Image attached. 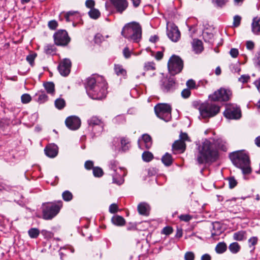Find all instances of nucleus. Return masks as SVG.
Wrapping results in <instances>:
<instances>
[{
    "label": "nucleus",
    "mask_w": 260,
    "mask_h": 260,
    "mask_svg": "<svg viewBox=\"0 0 260 260\" xmlns=\"http://www.w3.org/2000/svg\"><path fill=\"white\" fill-rule=\"evenodd\" d=\"M117 162L113 160L109 164V168L113 171L111 175L113 177V183L118 185L122 184L124 182L123 177L126 175L125 170L120 167H117Z\"/></svg>",
    "instance_id": "6"
},
{
    "label": "nucleus",
    "mask_w": 260,
    "mask_h": 260,
    "mask_svg": "<svg viewBox=\"0 0 260 260\" xmlns=\"http://www.w3.org/2000/svg\"><path fill=\"white\" fill-rule=\"evenodd\" d=\"M213 229L212 231V237L220 235L222 232V227L219 222H215L212 223Z\"/></svg>",
    "instance_id": "24"
},
{
    "label": "nucleus",
    "mask_w": 260,
    "mask_h": 260,
    "mask_svg": "<svg viewBox=\"0 0 260 260\" xmlns=\"http://www.w3.org/2000/svg\"><path fill=\"white\" fill-rule=\"evenodd\" d=\"M149 210V206L145 203H141L138 206V211L139 213L141 215H148Z\"/></svg>",
    "instance_id": "25"
},
{
    "label": "nucleus",
    "mask_w": 260,
    "mask_h": 260,
    "mask_svg": "<svg viewBox=\"0 0 260 260\" xmlns=\"http://www.w3.org/2000/svg\"><path fill=\"white\" fill-rule=\"evenodd\" d=\"M251 30L254 35H260V17H256L253 19Z\"/></svg>",
    "instance_id": "21"
},
{
    "label": "nucleus",
    "mask_w": 260,
    "mask_h": 260,
    "mask_svg": "<svg viewBox=\"0 0 260 260\" xmlns=\"http://www.w3.org/2000/svg\"><path fill=\"white\" fill-rule=\"evenodd\" d=\"M161 90L165 93L173 92L176 89V83L173 78H164L160 84Z\"/></svg>",
    "instance_id": "13"
},
{
    "label": "nucleus",
    "mask_w": 260,
    "mask_h": 260,
    "mask_svg": "<svg viewBox=\"0 0 260 260\" xmlns=\"http://www.w3.org/2000/svg\"><path fill=\"white\" fill-rule=\"evenodd\" d=\"M173 232V229L170 226L165 227L162 231V233L165 235H168Z\"/></svg>",
    "instance_id": "59"
},
{
    "label": "nucleus",
    "mask_w": 260,
    "mask_h": 260,
    "mask_svg": "<svg viewBox=\"0 0 260 260\" xmlns=\"http://www.w3.org/2000/svg\"><path fill=\"white\" fill-rule=\"evenodd\" d=\"M217 148L226 151L227 144L221 139L217 140L214 143L205 140L199 147V154L197 156L198 163L203 164L216 160L218 156Z\"/></svg>",
    "instance_id": "1"
},
{
    "label": "nucleus",
    "mask_w": 260,
    "mask_h": 260,
    "mask_svg": "<svg viewBox=\"0 0 260 260\" xmlns=\"http://www.w3.org/2000/svg\"><path fill=\"white\" fill-rule=\"evenodd\" d=\"M42 216L45 220H50L54 218L59 212L62 207L61 201L47 203L44 204Z\"/></svg>",
    "instance_id": "5"
},
{
    "label": "nucleus",
    "mask_w": 260,
    "mask_h": 260,
    "mask_svg": "<svg viewBox=\"0 0 260 260\" xmlns=\"http://www.w3.org/2000/svg\"><path fill=\"white\" fill-rule=\"evenodd\" d=\"M41 234L46 239H50L51 238L53 234L52 232L50 231H48L45 230H43L41 232Z\"/></svg>",
    "instance_id": "50"
},
{
    "label": "nucleus",
    "mask_w": 260,
    "mask_h": 260,
    "mask_svg": "<svg viewBox=\"0 0 260 260\" xmlns=\"http://www.w3.org/2000/svg\"><path fill=\"white\" fill-rule=\"evenodd\" d=\"M139 147L141 149H149L152 146V140L151 137L148 134H144L138 141Z\"/></svg>",
    "instance_id": "18"
},
{
    "label": "nucleus",
    "mask_w": 260,
    "mask_h": 260,
    "mask_svg": "<svg viewBox=\"0 0 260 260\" xmlns=\"http://www.w3.org/2000/svg\"><path fill=\"white\" fill-rule=\"evenodd\" d=\"M37 56V54L33 53L29 54L26 57V60L29 63L31 66H33L34 60Z\"/></svg>",
    "instance_id": "47"
},
{
    "label": "nucleus",
    "mask_w": 260,
    "mask_h": 260,
    "mask_svg": "<svg viewBox=\"0 0 260 260\" xmlns=\"http://www.w3.org/2000/svg\"><path fill=\"white\" fill-rule=\"evenodd\" d=\"M44 87L49 94H53L54 92V84L53 82H49L43 84Z\"/></svg>",
    "instance_id": "31"
},
{
    "label": "nucleus",
    "mask_w": 260,
    "mask_h": 260,
    "mask_svg": "<svg viewBox=\"0 0 260 260\" xmlns=\"http://www.w3.org/2000/svg\"><path fill=\"white\" fill-rule=\"evenodd\" d=\"M240 245L237 242L231 243L229 247L230 251L234 254L238 253L240 251Z\"/></svg>",
    "instance_id": "34"
},
{
    "label": "nucleus",
    "mask_w": 260,
    "mask_h": 260,
    "mask_svg": "<svg viewBox=\"0 0 260 260\" xmlns=\"http://www.w3.org/2000/svg\"><path fill=\"white\" fill-rule=\"evenodd\" d=\"M212 3L217 7H222L224 6L228 0H212Z\"/></svg>",
    "instance_id": "44"
},
{
    "label": "nucleus",
    "mask_w": 260,
    "mask_h": 260,
    "mask_svg": "<svg viewBox=\"0 0 260 260\" xmlns=\"http://www.w3.org/2000/svg\"><path fill=\"white\" fill-rule=\"evenodd\" d=\"M57 26V23L55 20H51L48 22V26L50 29H55Z\"/></svg>",
    "instance_id": "62"
},
{
    "label": "nucleus",
    "mask_w": 260,
    "mask_h": 260,
    "mask_svg": "<svg viewBox=\"0 0 260 260\" xmlns=\"http://www.w3.org/2000/svg\"><path fill=\"white\" fill-rule=\"evenodd\" d=\"M66 105L65 101L61 98H58L55 101V106L58 109H63Z\"/></svg>",
    "instance_id": "37"
},
{
    "label": "nucleus",
    "mask_w": 260,
    "mask_h": 260,
    "mask_svg": "<svg viewBox=\"0 0 260 260\" xmlns=\"http://www.w3.org/2000/svg\"><path fill=\"white\" fill-rule=\"evenodd\" d=\"M220 111V107L214 104H203L200 108V112L203 118L212 117L216 115Z\"/></svg>",
    "instance_id": "8"
},
{
    "label": "nucleus",
    "mask_w": 260,
    "mask_h": 260,
    "mask_svg": "<svg viewBox=\"0 0 260 260\" xmlns=\"http://www.w3.org/2000/svg\"><path fill=\"white\" fill-rule=\"evenodd\" d=\"M155 69V64L153 62L148 61L144 64V70L145 71H154Z\"/></svg>",
    "instance_id": "38"
},
{
    "label": "nucleus",
    "mask_w": 260,
    "mask_h": 260,
    "mask_svg": "<svg viewBox=\"0 0 260 260\" xmlns=\"http://www.w3.org/2000/svg\"><path fill=\"white\" fill-rule=\"evenodd\" d=\"M230 69L232 72L235 73H239L241 71L240 64L239 62L231 64L230 66Z\"/></svg>",
    "instance_id": "45"
},
{
    "label": "nucleus",
    "mask_w": 260,
    "mask_h": 260,
    "mask_svg": "<svg viewBox=\"0 0 260 260\" xmlns=\"http://www.w3.org/2000/svg\"><path fill=\"white\" fill-rule=\"evenodd\" d=\"M186 85L190 89H194L196 88V82L192 79L188 80L186 82Z\"/></svg>",
    "instance_id": "55"
},
{
    "label": "nucleus",
    "mask_w": 260,
    "mask_h": 260,
    "mask_svg": "<svg viewBox=\"0 0 260 260\" xmlns=\"http://www.w3.org/2000/svg\"><path fill=\"white\" fill-rule=\"evenodd\" d=\"M183 67V61L179 56L173 55L169 60L168 68L171 74L175 75L180 73Z\"/></svg>",
    "instance_id": "9"
},
{
    "label": "nucleus",
    "mask_w": 260,
    "mask_h": 260,
    "mask_svg": "<svg viewBox=\"0 0 260 260\" xmlns=\"http://www.w3.org/2000/svg\"><path fill=\"white\" fill-rule=\"evenodd\" d=\"M71 61L69 59L64 58L60 61L58 67V71L60 74L63 76H66L70 73Z\"/></svg>",
    "instance_id": "16"
},
{
    "label": "nucleus",
    "mask_w": 260,
    "mask_h": 260,
    "mask_svg": "<svg viewBox=\"0 0 260 260\" xmlns=\"http://www.w3.org/2000/svg\"><path fill=\"white\" fill-rule=\"evenodd\" d=\"M121 35L128 40L138 43L142 37L141 26L139 23L134 21L127 23L123 27Z\"/></svg>",
    "instance_id": "4"
},
{
    "label": "nucleus",
    "mask_w": 260,
    "mask_h": 260,
    "mask_svg": "<svg viewBox=\"0 0 260 260\" xmlns=\"http://www.w3.org/2000/svg\"><path fill=\"white\" fill-rule=\"evenodd\" d=\"M230 157L233 164L242 170L243 174H249L251 172L249 158L245 152L243 151L234 152L230 155Z\"/></svg>",
    "instance_id": "3"
},
{
    "label": "nucleus",
    "mask_w": 260,
    "mask_h": 260,
    "mask_svg": "<svg viewBox=\"0 0 260 260\" xmlns=\"http://www.w3.org/2000/svg\"><path fill=\"white\" fill-rule=\"evenodd\" d=\"M258 242V238L253 236L249 238L248 240V245L251 248V251H254L255 249V246L257 244Z\"/></svg>",
    "instance_id": "35"
},
{
    "label": "nucleus",
    "mask_w": 260,
    "mask_h": 260,
    "mask_svg": "<svg viewBox=\"0 0 260 260\" xmlns=\"http://www.w3.org/2000/svg\"><path fill=\"white\" fill-rule=\"evenodd\" d=\"M88 123L89 126L92 127V131L94 133H101L104 127V123L101 119L96 116H93L88 120Z\"/></svg>",
    "instance_id": "15"
},
{
    "label": "nucleus",
    "mask_w": 260,
    "mask_h": 260,
    "mask_svg": "<svg viewBox=\"0 0 260 260\" xmlns=\"http://www.w3.org/2000/svg\"><path fill=\"white\" fill-rule=\"evenodd\" d=\"M161 161L166 166H170L173 162V158L172 155L169 153H166L162 156Z\"/></svg>",
    "instance_id": "28"
},
{
    "label": "nucleus",
    "mask_w": 260,
    "mask_h": 260,
    "mask_svg": "<svg viewBox=\"0 0 260 260\" xmlns=\"http://www.w3.org/2000/svg\"><path fill=\"white\" fill-rule=\"evenodd\" d=\"M246 232L243 231L236 232L233 235V238L235 240L242 241L246 239Z\"/></svg>",
    "instance_id": "30"
},
{
    "label": "nucleus",
    "mask_w": 260,
    "mask_h": 260,
    "mask_svg": "<svg viewBox=\"0 0 260 260\" xmlns=\"http://www.w3.org/2000/svg\"><path fill=\"white\" fill-rule=\"evenodd\" d=\"M118 207L116 204H112L109 207V212L111 213H115L117 211Z\"/></svg>",
    "instance_id": "63"
},
{
    "label": "nucleus",
    "mask_w": 260,
    "mask_h": 260,
    "mask_svg": "<svg viewBox=\"0 0 260 260\" xmlns=\"http://www.w3.org/2000/svg\"><path fill=\"white\" fill-rule=\"evenodd\" d=\"M167 35L170 39L174 42H177L180 38V32L178 27L174 25L168 30Z\"/></svg>",
    "instance_id": "19"
},
{
    "label": "nucleus",
    "mask_w": 260,
    "mask_h": 260,
    "mask_svg": "<svg viewBox=\"0 0 260 260\" xmlns=\"http://www.w3.org/2000/svg\"><path fill=\"white\" fill-rule=\"evenodd\" d=\"M229 186L231 188L235 187L237 185V181L234 178H230L229 179Z\"/></svg>",
    "instance_id": "60"
},
{
    "label": "nucleus",
    "mask_w": 260,
    "mask_h": 260,
    "mask_svg": "<svg viewBox=\"0 0 260 260\" xmlns=\"http://www.w3.org/2000/svg\"><path fill=\"white\" fill-rule=\"evenodd\" d=\"M109 2L115 12L120 14H122L128 6L127 0H109Z\"/></svg>",
    "instance_id": "12"
},
{
    "label": "nucleus",
    "mask_w": 260,
    "mask_h": 260,
    "mask_svg": "<svg viewBox=\"0 0 260 260\" xmlns=\"http://www.w3.org/2000/svg\"><path fill=\"white\" fill-rule=\"evenodd\" d=\"M125 121V119L123 115H118L116 116L113 119V122L116 124L123 123Z\"/></svg>",
    "instance_id": "42"
},
{
    "label": "nucleus",
    "mask_w": 260,
    "mask_h": 260,
    "mask_svg": "<svg viewBox=\"0 0 260 260\" xmlns=\"http://www.w3.org/2000/svg\"><path fill=\"white\" fill-rule=\"evenodd\" d=\"M192 46L193 50L197 54L201 53L203 50V43L202 41L198 39H194L193 40Z\"/></svg>",
    "instance_id": "23"
},
{
    "label": "nucleus",
    "mask_w": 260,
    "mask_h": 260,
    "mask_svg": "<svg viewBox=\"0 0 260 260\" xmlns=\"http://www.w3.org/2000/svg\"><path fill=\"white\" fill-rule=\"evenodd\" d=\"M111 221L114 224L117 226L124 225L125 223V219L122 216L119 215L114 216L112 218Z\"/></svg>",
    "instance_id": "26"
},
{
    "label": "nucleus",
    "mask_w": 260,
    "mask_h": 260,
    "mask_svg": "<svg viewBox=\"0 0 260 260\" xmlns=\"http://www.w3.org/2000/svg\"><path fill=\"white\" fill-rule=\"evenodd\" d=\"M232 95L231 90L224 88H220L209 96L212 101H227Z\"/></svg>",
    "instance_id": "11"
},
{
    "label": "nucleus",
    "mask_w": 260,
    "mask_h": 260,
    "mask_svg": "<svg viewBox=\"0 0 260 260\" xmlns=\"http://www.w3.org/2000/svg\"><path fill=\"white\" fill-rule=\"evenodd\" d=\"M67 126L71 130H76L78 129L81 125V121L79 118L75 116L68 117L66 121Z\"/></svg>",
    "instance_id": "17"
},
{
    "label": "nucleus",
    "mask_w": 260,
    "mask_h": 260,
    "mask_svg": "<svg viewBox=\"0 0 260 260\" xmlns=\"http://www.w3.org/2000/svg\"><path fill=\"white\" fill-rule=\"evenodd\" d=\"M227 246L224 242L219 243L215 247V250L218 253H222L226 251Z\"/></svg>",
    "instance_id": "32"
},
{
    "label": "nucleus",
    "mask_w": 260,
    "mask_h": 260,
    "mask_svg": "<svg viewBox=\"0 0 260 260\" xmlns=\"http://www.w3.org/2000/svg\"><path fill=\"white\" fill-rule=\"evenodd\" d=\"M21 99L22 103L27 104L31 101V98L29 94L25 93L22 95Z\"/></svg>",
    "instance_id": "46"
},
{
    "label": "nucleus",
    "mask_w": 260,
    "mask_h": 260,
    "mask_svg": "<svg viewBox=\"0 0 260 260\" xmlns=\"http://www.w3.org/2000/svg\"><path fill=\"white\" fill-rule=\"evenodd\" d=\"M54 41L57 45L64 46L70 41L68 33L65 30L58 31L54 35Z\"/></svg>",
    "instance_id": "14"
},
{
    "label": "nucleus",
    "mask_w": 260,
    "mask_h": 260,
    "mask_svg": "<svg viewBox=\"0 0 260 260\" xmlns=\"http://www.w3.org/2000/svg\"><path fill=\"white\" fill-rule=\"evenodd\" d=\"M85 6L87 8L91 9L94 8L95 2L93 0H87L85 2Z\"/></svg>",
    "instance_id": "56"
},
{
    "label": "nucleus",
    "mask_w": 260,
    "mask_h": 260,
    "mask_svg": "<svg viewBox=\"0 0 260 260\" xmlns=\"http://www.w3.org/2000/svg\"><path fill=\"white\" fill-rule=\"evenodd\" d=\"M156 115L159 118L165 121H169L171 119V107L167 104L160 103L154 107Z\"/></svg>",
    "instance_id": "7"
},
{
    "label": "nucleus",
    "mask_w": 260,
    "mask_h": 260,
    "mask_svg": "<svg viewBox=\"0 0 260 260\" xmlns=\"http://www.w3.org/2000/svg\"><path fill=\"white\" fill-rule=\"evenodd\" d=\"M230 54L232 57L236 58L239 54L238 50L236 48H232L230 51Z\"/></svg>",
    "instance_id": "61"
},
{
    "label": "nucleus",
    "mask_w": 260,
    "mask_h": 260,
    "mask_svg": "<svg viewBox=\"0 0 260 260\" xmlns=\"http://www.w3.org/2000/svg\"><path fill=\"white\" fill-rule=\"evenodd\" d=\"M114 71L117 76L125 77L126 76V71L123 69L122 66L116 64L114 66Z\"/></svg>",
    "instance_id": "29"
},
{
    "label": "nucleus",
    "mask_w": 260,
    "mask_h": 260,
    "mask_svg": "<svg viewBox=\"0 0 260 260\" xmlns=\"http://www.w3.org/2000/svg\"><path fill=\"white\" fill-rule=\"evenodd\" d=\"M195 258L194 254L192 251L186 252L184 254L185 260H194Z\"/></svg>",
    "instance_id": "49"
},
{
    "label": "nucleus",
    "mask_w": 260,
    "mask_h": 260,
    "mask_svg": "<svg viewBox=\"0 0 260 260\" xmlns=\"http://www.w3.org/2000/svg\"><path fill=\"white\" fill-rule=\"evenodd\" d=\"M88 14L89 17L93 19H98L101 15V13L99 10L95 8L90 10Z\"/></svg>",
    "instance_id": "33"
},
{
    "label": "nucleus",
    "mask_w": 260,
    "mask_h": 260,
    "mask_svg": "<svg viewBox=\"0 0 260 260\" xmlns=\"http://www.w3.org/2000/svg\"><path fill=\"white\" fill-rule=\"evenodd\" d=\"M93 174L96 177H102L104 174L103 170L100 167L93 168Z\"/></svg>",
    "instance_id": "41"
},
{
    "label": "nucleus",
    "mask_w": 260,
    "mask_h": 260,
    "mask_svg": "<svg viewBox=\"0 0 260 260\" xmlns=\"http://www.w3.org/2000/svg\"><path fill=\"white\" fill-rule=\"evenodd\" d=\"M123 53L124 56L126 58H128L130 57V56H131V51L129 50V49L127 47H125L124 48V49L123 50Z\"/></svg>",
    "instance_id": "64"
},
{
    "label": "nucleus",
    "mask_w": 260,
    "mask_h": 260,
    "mask_svg": "<svg viewBox=\"0 0 260 260\" xmlns=\"http://www.w3.org/2000/svg\"><path fill=\"white\" fill-rule=\"evenodd\" d=\"M87 94L93 100H102L107 93V83L103 76L93 75L87 79Z\"/></svg>",
    "instance_id": "2"
},
{
    "label": "nucleus",
    "mask_w": 260,
    "mask_h": 260,
    "mask_svg": "<svg viewBox=\"0 0 260 260\" xmlns=\"http://www.w3.org/2000/svg\"><path fill=\"white\" fill-rule=\"evenodd\" d=\"M250 79V76L248 75H242L238 79V81L241 83H247Z\"/></svg>",
    "instance_id": "54"
},
{
    "label": "nucleus",
    "mask_w": 260,
    "mask_h": 260,
    "mask_svg": "<svg viewBox=\"0 0 260 260\" xmlns=\"http://www.w3.org/2000/svg\"><path fill=\"white\" fill-rule=\"evenodd\" d=\"M143 159L146 162L151 161L153 158V154L148 151H145L142 154Z\"/></svg>",
    "instance_id": "40"
},
{
    "label": "nucleus",
    "mask_w": 260,
    "mask_h": 260,
    "mask_svg": "<svg viewBox=\"0 0 260 260\" xmlns=\"http://www.w3.org/2000/svg\"><path fill=\"white\" fill-rule=\"evenodd\" d=\"M62 197L64 201L69 202L72 200L73 196L70 191L66 190L62 192Z\"/></svg>",
    "instance_id": "39"
},
{
    "label": "nucleus",
    "mask_w": 260,
    "mask_h": 260,
    "mask_svg": "<svg viewBox=\"0 0 260 260\" xmlns=\"http://www.w3.org/2000/svg\"><path fill=\"white\" fill-rule=\"evenodd\" d=\"M64 17L67 21H74L80 18V14L77 11H71L64 14Z\"/></svg>",
    "instance_id": "22"
},
{
    "label": "nucleus",
    "mask_w": 260,
    "mask_h": 260,
    "mask_svg": "<svg viewBox=\"0 0 260 260\" xmlns=\"http://www.w3.org/2000/svg\"><path fill=\"white\" fill-rule=\"evenodd\" d=\"M121 144L122 149L123 151H126L128 149V142L127 140L124 138H122L121 140Z\"/></svg>",
    "instance_id": "52"
},
{
    "label": "nucleus",
    "mask_w": 260,
    "mask_h": 260,
    "mask_svg": "<svg viewBox=\"0 0 260 260\" xmlns=\"http://www.w3.org/2000/svg\"><path fill=\"white\" fill-rule=\"evenodd\" d=\"M181 95L183 98H188L190 95V91L189 89H184L181 92Z\"/></svg>",
    "instance_id": "58"
},
{
    "label": "nucleus",
    "mask_w": 260,
    "mask_h": 260,
    "mask_svg": "<svg viewBox=\"0 0 260 260\" xmlns=\"http://www.w3.org/2000/svg\"><path fill=\"white\" fill-rule=\"evenodd\" d=\"M179 218L182 221L187 222L190 220L192 217L189 214H182L179 216Z\"/></svg>",
    "instance_id": "53"
},
{
    "label": "nucleus",
    "mask_w": 260,
    "mask_h": 260,
    "mask_svg": "<svg viewBox=\"0 0 260 260\" xmlns=\"http://www.w3.org/2000/svg\"><path fill=\"white\" fill-rule=\"evenodd\" d=\"M223 114L226 118L230 119H239L241 117L240 108L235 104H227Z\"/></svg>",
    "instance_id": "10"
},
{
    "label": "nucleus",
    "mask_w": 260,
    "mask_h": 260,
    "mask_svg": "<svg viewBox=\"0 0 260 260\" xmlns=\"http://www.w3.org/2000/svg\"><path fill=\"white\" fill-rule=\"evenodd\" d=\"M45 52L47 54H54L55 52V48L52 45H47L44 48Z\"/></svg>",
    "instance_id": "43"
},
{
    "label": "nucleus",
    "mask_w": 260,
    "mask_h": 260,
    "mask_svg": "<svg viewBox=\"0 0 260 260\" xmlns=\"http://www.w3.org/2000/svg\"><path fill=\"white\" fill-rule=\"evenodd\" d=\"M41 232L37 228H31L28 231V234L31 238H37Z\"/></svg>",
    "instance_id": "36"
},
{
    "label": "nucleus",
    "mask_w": 260,
    "mask_h": 260,
    "mask_svg": "<svg viewBox=\"0 0 260 260\" xmlns=\"http://www.w3.org/2000/svg\"><path fill=\"white\" fill-rule=\"evenodd\" d=\"M241 17L239 15H236L234 17L233 26L235 27L239 26L240 24Z\"/></svg>",
    "instance_id": "51"
},
{
    "label": "nucleus",
    "mask_w": 260,
    "mask_h": 260,
    "mask_svg": "<svg viewBox=\"0 0 260 260\" xmlns=\"http://www.w3.org/2000/svg\"><path fill=\"white\" fill-rule=\"evenodd\" d=\"M104 40V37L100 34H97L94 37V42L95 43H101Z\"/></svg>",
    "instance_id": "57"
},
{
    "label": "nucleus",
    "mask_w": 260,
    "mask_h": 260,
    "mask_svg": "<svg viewBox=\"0 0 260 260\" xmlns=\"http://www.w3.org/2000/svg\"><path fill=\"white\" fill-rule=\"evenodd\" d=\"M45 154L51 158L55 157L58 153V147L55 145H49L44 149Z\"/></svg>",
    "instance_id": "20"
},
{
    "label": "nucleus",
    "mask_w": 260,
    "mask_h": 260,
    "mask_svg": "<svg viewBox=\"0 0 260 260\" xmlns=\"http://www.w3.org/2000/svg\"><path fill=\"white\" fill-rule=\"evenodd\" d=\"M47 95L45 93L42 92L39 95L38 102H39L40 103H43L47 101Z\"/></svg>",
    "instance_id": "48"
},
{
    "label": "nucleus",
    "mask_w": 260,
    "mask_h": 260,
    "mask_svg": "<svg viewBox=\"0 0 260 260\" xmlns=\"http://www.w3.org/2000/svg\"><path fill=\"white\" fill-rule=\"evenodd\" d=\"M172 147L174 150H180L183 152L185 149V144L182 141L177 140L174 143Z\"/></svg>",
    "instance_id": "27"
}]
</instances>
